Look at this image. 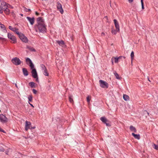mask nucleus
I'll return each mask as SVG.
<instances>
[{"mask_svg":"<svg viewBox=\"0 0 158 158\" xmlns=\"http://www.w3.org/2000/svg\"><path fill=\"white\" fill-rule=\"evenodd\" d=\"M18 29H17V31H15V32L19 36V37L20 36V35H21V34H22V33H20L19 31H18Z\"/></svg>","mask_w":158,"mask_h":158,"instance_id":"nucleus-32","label":"nucleus"},{"mask_svg":"<svg viewBox=\"0 0 158 158\" xmlns=\"http://www.w3.org/2000/svg\"><path fill=\"white\" fill-rule=\"evenodd\" d=\"M118 60H118V59L117 58V57H113L111 59V60L114 61L115 63H118Z\"/></svg>","mask_w":158,"mask_h":158,"instance_id":"nucleus-22","label":"nucleus"},{"mask_svg":"<svg viewBox=\"0 0 158 158\" xmlns=\"http://www.w3.org/2000/svg\"><path fill=\"white\" fill-rule=\"evenodd\" d=\"M87 101L88 102H89L90 101V99L89 98V96L87 97Z\"/></svg>","mask_w":158,"mask_h":158,"instance_id":"nucleus-40","label":"nucleus"},{"mask_svg":"<svg viewBox=\"0 0 158 158\" xmlns=\"http://www.w3.org/2000/svg\"><path fill=\"white\" fill-rule=\"evenodd\" d=\"M123 58L124 59H125V57L123 56H120L118 57H117V58L118 59V60H119L120 59H121L122 58Z\"/></svg>","mask_w":158,"mask_h":158,"instance_id":"nucleus-38","label":"nucleus"},{"mask_svg":"<svg viewBox=\"0 0 158 158\" xmlns=\"http://www.w3.org/2000/svg\"><path fill=\"white\" fill-rule=\"evenodd\" d=\"M132 135L136 139H140V136L139 134H135L134 133H132Z\"/></svg>","mask_w":158,"mask_h":158,"instance_id":"nucleus-17","label":"nucleus"},{"mask_svg":"<svg viewBox=\"0 0 158 158\" xmlns=\"http://www.w3.org/2000/svg\"><path fill=\"white\" fill-rule=\"evenodd\" d=\"M35 14L37 15H39V13H38L36 11L35 12Z\"/></svg>","mask_w":158,"mask_h":158,"instance_id":"nucleus-49","label":"nucleus"},{"mask_svg":"<svg viewBox=\"0 0 158 158\" xmlns=\"http://www.w3.org/2000/svg\"><path fill=\"white\" fill-rule=\"evenodd\" d=\"M35 78L36 79L35 80L36 82H39V79H38V76L37 77H36V78Z\"/></svg>","mask_w":158,"mask_h":158,"instance_id":"nucleus-43","label":"nucleus"},{"mask_svg":"<svg viewBox=\"0 0 158 158\" xmlns=\"http://www.w3.org/2000/svg\"><path fill=\"white\" fill-rule=\"evenodd\" d=\"M11 61L14 64L16 65H20L22 62L20 59L17 57H15L12 58Z\"/></svg>","mask_w":158,"mask_h":158,"instance_id":"nucleus-3","label":"nucleus"},{"mask_svg":"<svg viewBox=\"0 0 158 158\" xmlns=\"http://www.w3.org/2000/svg\"><path fill=\"white\" fill-rule=\"evenodd\" d=\"M1 112V110H0V112Z\"/></svg>","mask_w":158,"mask_h":158,"instance_id":"nucleus-57","label":"nucleus"},{"mask_svg":"<svg viewBox=\"0 0 158 158\" xmlns=\"http://www.w3.org/2000/svg\"><path fill=\"white\" fill-rule=\"evenodd\" d=\"M57 43L60 46H62L64 44V41L62 40L60 41H57Z\"/></svg>","mask_w":158,"mask_h":158,"instance_id":"nucleus-23","label":"nucleus"},{"mask_svg":"<svg viewBox=\"0 0 158 158\" xmlns=\"http://www.w3.org/2000/svg\"><path fill=\"white\" fill-rule=\"evenodd\" d=\"M15 86L16 87H17V88H18V87L17 85L16 84H15Z\"/></svg>","mask_w":158,"mask_h":158,"instance_id":"nucleus-51","label":"nucleus"},{"mask_svg":"<svg viewBox=\"0 0 158 158\" xmlns=\"http://www.w3.org/2000/svg\"><path fill=\"white\" fill-rule=\"evenodd\" d=\"M37 23L35 25V28L36 32L44 33L47 30L46 25L45 24L44 20L43 18L39 17L37 19Z\"/></svg>","mask_w":158,"mask_h":158,"instance_id":"nucleus-1","label":"nucleus"},{"mask_svg":"<svg viewBox=\"0 0 158 158\" xmlns=\"http://www.w3.org/2000/svg\"><path fill=\"white\" fill-rule=\"evenodd\" d=\"M29 85L31 88H33L35 86V83L33 82H31L29 83Z\"/></svg>","mask_w":158,"mask_h":158,"instance_id":"nucleus-24","label":"nucleus"},{"mask_svg":"<svg viewBox=\"0 0 158 158\" xmlns=\"http://www.w3.org/2000/svg\"><path fill=\"white\" fill-rule=\"evenodd\" d=\"M7 118L3 114H0V121L2 123H5L7 121Z\"/></svg>","mask_w":158,"mask_h":158,"instance_id":"nucleus-4","label":"nucleus"},{"mask_svg":"<svg viewBox=\"0 0 158 158\" xmlns=\"http://www.w3.org/2000/svg\"><path fill=\"white\" fill-rule=\"evenodd\" d=\"M108 122H106V123H105V124L106 125V126H110V124L107 123Z\"/></svg>","mask_w":158,"mask_h":158,"instance_id":"nucleus-41","label":"nucleus"},{"mask_svg":"<svg viewBox=\"0 0 158 158\" xmlns=\"http://www.w3.org/2000/svg\"><path fill=\"white\" fill-rule=\"evenodd\" d=\"M118 32V31H117V30H112V34H114V35H115L117 32Z\"/></svg>","mask_w":158,"mask_h":158,"instance_id":"nucleus-34","label":"nucleus"},{"mask_svg":"<svg viewBox=\"0 0 158 158\" xmlns=\"http://www.w3.org/2000/svg\"><path fill=\"white\" fill-rule=\"evenodd\" d=\"M2 10V8L0 9V13L2 14L3 13Z\"/></svg>","mask_w":158,"mask_h":158,"instance_id":"nucleus-45","label":"nucleus"},{"mask_svg":"<svg viewBox=\"0 0 158 158\" xmlns=\"http://www.w3.org/2000/svg\"><path fill=\"white\" fill-rule=\"evenodd\" d=\"M100 120L104 123H106V122H108V120L105 117H102L100 118Z\"/></svg>","mask_w":158,"mask_h":158,"instance_id":"nucleus-18","label":"nucleus"},{"mask_svg":"<svg viewBox=\"0 0 158 158\" xmlns=\"http://www.w3.org/2000/svg\"><path fill=\"white\" fill-rule=\"evenodd\" d=\"M0 131L1 132H3V133H5V131L3 130L0 127Z\"/></svg>","mask_w":158,"mask_h":158,"instance_id":"nucleus-42","label":"nucleus"},{"mask_svg":"<svg viewBox=\"0 0 158 158\" xmlns=\"http://www.w3.org/2000/svg\"><path fill=\"white\" fill-rule=\"evenodd\" d=\"M24 10H25L26 12H28L31 11V10L30 9H27L26 7H24Z\"/></svg>","mask_w":158,"mask_h":158,"instance_id":"nucleus-36","label":"nucleus"},{"mask_svg":"<svg viewBox=\"0 0 158 158\" xmlns=\"http://www.w3.org/2000/svg\"><path fill=\"white\" fill-rule=\"evenodd\" d=\"M26 61L27 63L28 64L31 69H32L34 68V65L31 60L29 58H27L26 59Z\"/></svg>","mask_w":158,"mask_h":158,"instance_id":"nucleus-7","label":"nucleus"},{"mask_svg":"<svg viewBox=\"0 0 158 158\" xmlns=\"http://www.w3.org/2000/svg\"><path fill=\"white\" fill-rule=\"evenodd\" d=\"M9 29L12 31H14V32H15V31H17V28H15H15H13L12 27H11V26H9Z\"/></svg>","mask_w":158,"mask_h":158,"instance_id":"nucleus-26","label":"nucleus"},{"mask_svg":"<svg viewBox=\"0 0 158 158\" xmlns=\"http://www.w3.org/2000/svg\"><path fill=\"white\" fill-rule=\"evenodd\" d=\"M105 35V33H104V32H102V33H101V35H102V36H103V35Z\"/></svg>","mask_w":158,"mask_h":158,"instance_id":"nucleus-48","label":"nucleus"},{"mask_svg":"<svg viewBox=\"0 0 158 158\" xmlns=\"http://www.w3.org/2000/svg\"><path fill=\"white\" fill-rule=\"evenodd\" d=\"M113 21L116 30L118 31H119L120 30L118 22L116 19H114Z\"/></svg>","mask_w":158,"mask_h":158,"instance_id":"nucleus-12","label":"nucleus"},{"mask_svg":"<svg viewBox=\"0 0 158 158\" xmlns=\"http://www.w3.org/2000/svg\"><path fill=\"white\" fill-rule=\"evenodd\" d=\"M0 27L2 29V31L6 33L7 32V30L5 26L1 23H0Z\"/></svg>","mask_w":158,"mask_h":158,"instance_id":"nucleus-15","label":"nucleus"},{"mask_svg":"<svg viewBox=\"0 0 158 158\" xmlns=\"http://www.w3.org/2000/svg\"><path fill=\"white\" fill-rule=\"evenodd\" d=\"M123 99L126 101L129 100V96L126 95V94H123Z\"/></svg>","mask_w":158,"mask_h":158,"instance_id":"nucleus-21","label":"nucleus"},{"mask_svg":"<svg viewBox=\"0 0 158 158\" xmlns=\"http://www.w3.org/2000/svg\"><path fill=\"white\" fill-rule=\"evenodd\" d=\"M26 61L27 63L28 64L31 69H32L34 68V65L31 60L29 58H27L26 59Z\"/></svg>","mask_w":158,"mask_h":158,"instance_id":"nucleus-6","label":"nucleus"},{"mask_svg":"<svg viewBox=\"0 0 158 158\" xmlns=\"http://www.w3.org/2000/svg\"><path fill=\"white\" fill-rule=\"evenodd\" d=\"M73 97L72 95H70L69 96V101L71 103H73Z\"/></svg>","mask_w":158,"mask_h":158,"instance_id":"nucleus-25","label":"nucleus"},{"mask_svg":"<svg viewBox=\"0 0 158 158\" xmlns=\"http://www.w3.org/2000/svg\"><path fill=\"white\" fill-rule=\"evenodd\" d=\"M7 36L8 38L10 39L13 41V43H16V39L14 36L12 35L11 34L8 33L7 34Z\"/></svg>","mask_w":158,"mask_h":158,"instance_id":"nucleus-9","label":"nucleus"},{"mask_svg":"<svg viewBox=\"0 0 158 158\" xmlns=\"http://www.w3.org/2000/svg\"><path fill=\"white\" fill-rule=\"evenodd\" d=\"M141 2L142 6V9H144V7L143 3V0H141Z\"/></svg>","mask_w":158,"mask_h":158,"instance_id":"nucleus-35","label":"nucleus"},{"mask_svg":"<svg viewBox=\"0 0 158 158\" xmlns=\"http://www.w3.org/2000/svg\"><path fill=\"white\" fill-rule=\"evenodd\" d=\"M23 75L25 76H27L28 75V72L26 68H23L22 69Z\"/></svg>","mask_w":158,"mask_h":158,"instance_id":"nucleus-16","label":"nucleus"},{"mask_svg":"<svg viewBox=\"0 0 158 158\" xmlns=\"http://www.w3.org/2000/svg\"><path fill=\"white\" fill-rule=\"evenodd\" d=\"M113 73L116 79H120V77L119 75L117 73L116 71H114Z\"/></svg>","mask_w":158,"mask_h":158,"instance_id":"nucleus-20","label":"nucleus"},{"mask_svg":"<svg viewBox=\"0 0 158 158\" xmlns=\"http://www.w3.org/2000/svg\"><path fill=\"white\" fill-rule=\"evenodd\" d=\"M27 48L29 49L30 50L32 51H33V52H35V49L34 48H33L32 47H27Z\"/></svg>","mask_w":158,"mask_h":158,"instance_id":"nucleus-31","label":"nucleus"},{"mask_svg":"<svg viewBox=\"0 0 158 158\" xmlns=\"http://www.w3.org/2000/svg\"><path fill=\"white\" fill-rule=\"evenodd\" d=\"M100 86L102 88H104L105 87L108 88V84L106 81H104L103 80H100L99 81Z\"/></svg>","mask_w":158,"mask_h":158,"instance_id":"nucleus-8","label":"nucleus"},{"mask_svg":"<svg viewBox=\"0 0 158 158\" xmlns=\"http://www.w3.org/2000/svg\"><path fill=\"white\" fill-rule=\"evenodd\" d=\"M113 61L114 60H112V64L113 65L114 64Z\"/></svg>","mask_w":158,"mask_h":158,"instance_id":"nucleus-53","label":"nucleus"},{"mask_svg":"<svg viewBox=\"0 0 158 158\" xmlns=\"http://www.w3.org/2000/svg\"><path fill=\"white\" fill-rule=\"evenodd\" d=\"M31 123L30 122L26 121L25 127V130L27 131L28 129H32L35 128V127H31Z\"/></svg>","mask_w":158,"mask_h":158,"instance_id":"nucleus-5","label":"nucleus"},{"mask_svg":"<svg viewBox=\"0 0 158 158\" xmlns=\"http://www.w3.org/2000/svg\"><path fill=\"white\" fill-rule=\"evenodd\" d=\"M4 148L2 146L0 147V152H4Z\"/></svg>","mask_w":158,"mask_h":158,"instance_id":"nucleus-37","label":"nucleus"},{"mask_svg":"<svg viewBox=\"0 0 158 158\" xmlns=\"http://www.w3.org/2000/svg\"><path fill=\"white\" fill-rule=\"evenodd\" d=\"M8 152H9V150H8L6 151V152H5L6 154L7 155H9Z\"/></svg>","mask_w":158,"mask_h":158,"instance_id":"nucleus-44","label":"nucleus"},{"mask_svg":"<svg viewBox=\"0 0 158 158\" xmlns=\"http://www.w3.org/2000/svg\"><path fill=\"white\" fill-rule=\"evenodd\" d=\"M26 18L31 25H33L34 24L35 22V19L34 17H32L31 18L29 17H27Z\"/></svg>","mask_w":158,"mask_h":158,"instance_id":"nucleus-14","label":"nucleus"},{"mask_svg":"<svg viewBox=\"0 0 158 158\" xmlns=\"http://www.w3.org/2000/svg\"><path fill=\"white\" fill-rule=\"evenodd\" d=\"M31 69L32 70L31 73L32 74V77L34 78H36V77H37L38 76V75L36 69L33 68Z\"/></svg>","mask_w":158,"mask_h":158,"instance_id":"nucleus-13","label":"nucleus"},{"mask_svg":"<svg viewBox=\"0 0 158 158\" xmlns=\"http://www.w3.org/2000/svg\"><path fill=\"white\" fill-rule=\"evenodd\" d=\"M40 67L42 70H44L47 69L45 66L43 64H41Z\"/></svg>","mask_w":158,"mask_h":158,"instance_id":"nucleus-28","label":"nucleus"},{"mask_svg":"<svg viewBox=\"0 0 158 158\" xmlns=\"http://www.w3.org/2000/svg\"><path fill=\"white\" fill-rule=\"evenodd\" d=\"M0 39L1 40H4V38L0 37Z\"/></svg>","mask_w":158,"mask_h":158,"instance_id":"nucleus-50","label":"nucleus"},{"mask_svg":"<svg viewBox=\"0 0 158 158\" xmlns=\"http://www.w3.org/2000/svg\"><path fill=\"white\" fill-rule=\"evenodd\" d=\"M28 102H32V97L31 95H29L28 96Z\"/></svg>","mask_w":158,"mask_h":158,"instance_id":"nucleus-30","label":"nucleus"},{"mask_svg":"<svg viewBox=\"0 0 158 158\" xmlns=\"http://www.w3.org/2000/svg\"><path fill=\"white\" fill-rule=\"evenodd\" d=\"M21 35L19 37V38L23 42L27 43L28 41V39L23 34L20 35Z\"/></svg>","mask_w":158,"mask_h":158,"instance_id":"nucleus-10","label":"nucleus"},{"mask_svg":"<svg viewBox=\"0 0 158 158\" xmlns=\"http://www.w3.org/2000/svg\"><path fill=\"white\" fill-rule=\"evenodd\" d=\"M28 103H29V104L30 105V106H31L33 108V107H34V106H33V105L32 104H31L29 102H28Z\"/></svg>","mask_w":158,"mask_h":158,"instance_id":"nucleus-47","label":"nucleus"},{"mask_svg":"<svg viewBox=\"0 0 158 158\" xmlns=\"http://www.w3.org/2000/svg\"><path fill=\"white\" fill-rule=\"evenodd\" d=\"M44 74L46 76H48L49 73L47 72V69L46 70H44L43 71Z\"/></svg>","mask_w":158,"mask_h":158,"instance_id":"nucleus-27","label":"nucleus"},{"mask_svg":"<svg viewBox=\"0 0 158 158\" xmlns=\"http://www.w3.org/2000/svg\"><path fill=\"white\" fill-rule=\"evenodd\" d=\"M1 5L4 12L7 15L9 14L10 13V10L8 8L10 7L11 6L10 5L6 3L5 2H2L1 3Z\"/></svg>","mask_w":158,"mask_h":158,"instance_id":"nucleus-2","label":"nucleus"},{"mask_svg":"<svg viewBox=\"0 0 158 158\" xmlns=\"http://www.w3.org/2000/svg\"><path fill=\"white\" fill-rule=\"evenodd\" d=\"M20 15H21V16H23V14H21Z\"/></svg>","mask_w":158,"mask_h":158,"instance_id":"nucleus-54","label":"nucleus"},{"mask_svg":"<svg viewBox=\"0 0 158 158\" xmlns=\"http://www.w3.org/2000/svg\"><path fill=\"white\" fill-rule=\"evenodd\" d=\"M48 82H50V81L49 80H48Z\"/></svg>","mask_w":158,"mask_h":158,"instance_id":"nucleus-55","label":"nucleus"},{"mask_svg":"<svg viewBox=\"0 0 158 158\" xmlns=\"http://www.w3.org/2000/svg\"><path fill=\"white\" fill-rule=\"evenodd\" d=\"M2 1V0H0V2H1V1Z\"/></svg>","mask_w":158,"mask_h":158,"instance_id":"nucleus-56","label":"nucleus"},{"mask_svg":"<svg viewBox=\"0 0 158 158\" xmlns=\"http://www.w3.org/2000/svg\"><path fill=\"white\" fill-rule=\"evenodd\" d=\"M34 94H36L37 93V91L34 89H33L32 90Z\"/></svg>","mask_w":158,"mask_h":158,"instance_id":"nucleus-39","label":"nucleus"},{"mask_svg":"<svg viewBox=\"0 0 158 158\" xmlns=\"http://www.w3.org/2000/svg\"><path fill=\"white\" fill-rule=\"evenodd\" d=\"M57 7L58 10L60 11V13L62 14L63 13L64 11L61 4L59 2H57Z\"/></svg>","mask_w":158,"mask_h":158,"instance_id":"nucleus-11","label":"nucleus"},{"mask_svg":"<svg viewBox=\"0 0 158 158\" xmlns=\"http://www.w3.org/2000/svg\"><path fill=\"white\" fill-rule=\"evenodd\" d=\"M153 146L154 149L158 150V145H157L155 144H153Z\"/></svg>","mask_w":158,"mask_h":158,"instance_id":"nucleus-33","label":"nucleus"},{"mask_svg":"<svg viewBox=\"0 0 158 158\" xmlns=\"http://www.w3.org/2000/svg\"><path fill=\"white\" fill-rule=\"evenodd\" d=\"M131 63H132V60H133L134 57V52L133 51H132L131 53Z\"/></svg>","mask_w":158,"mask_h":158,"instance_id":"nucleus-29","label":"nucleus"},{"mask_svg":"<svg viewBox=\"0 0 158 158\" xmlns=\"http://www.w3.org/2000/svg\"><path fill=\"white\" fill-rule=\"evenodd\" d=\"M148 80L149 81H150V80H149V77H148Z\"/></svg>","mask_w":158,"mask_h":158,"instance_id":"nucleus-52","label":"nucleus"},{"mask_svg":"<svg viewBox=\"0 0 158 158\" xmlns=\"http://www.w3.org/2000/svg\"><path fill=\"white\" fill-rule=\"evenodd\" d=\"M134 0H128L129 2L130 3H131Z\"/></svg>","mask_w":158,"mask_h":158,"instance_id":"nucleus-46","label":"nucleus"},{"mask_svg":"<svg viewBox=\"0 0 158 158\" xmlns=\"http://www.w3.org/2000/svg\"><path fill=\"white\" fill-rule=\"evenodd\" d=\"M130 129L131 131H134L135 132H136L137 130L133 126H130Z\"/></svg>","mask_w":158,"mask_h":158,"instance_id":"nucleus-19","label":"nucleus"}]
</instances>
